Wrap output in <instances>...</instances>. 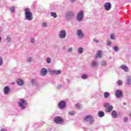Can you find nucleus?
Masks as SVG:
<instances>
[{
	"mask_svg": "<svg viewBox=\"0 0 131 131\" xmlns=\"http://www.w3.org/2000/svg\"><path fill=\"white\" fill-rule=\"evenodd\" d=\"M16 82L17 85H19V86H22V85H24V81L22 79H17L16 80Z\"/></svg>",
	"mask_w": 131,
	"mask_h": 131,
	"instance_id": "obj_17",
	"label": "nucleus"
},
{
	"mask_svg": "<svg viewBox=\"0 0 131 131\" xmlns=\"http://www.w3.org/2000/svg\"><path fill=\"white\" fill-rule=\"evenodd\" d=\"M46 62L48 63V64H51L52 63V59L50 57H48L46 59Z\"/></svg>",
	"mask_w": 131,
	"mask_h": 131,
	"instance_id": "obj_26",
	"label": "nucleus"
},
{
	"mask_svg": "<svg viewBox=\"0 0 131 131\" xmlns=\"http://www.w3.org/2000/svg\"><path fill=\"white\" fill-rule=\"evenodd\" d=\"M113 50L115 52H118V51H119V48L117 46H115L113 47Z\"/></svg>",
	"mask_w": 131,
	"mask_h": 131,
	"instance_id": "obj_33",
	"label": "nucleus"
},
{
	"mask_svg": "<svg viewBox=\"0 0 131 131\" xmlns=\"http://www.w3.org/2000/svg\"><path fill=\"white\" fill-rule=\"evenodd\" d=\"M31 82L33 84H36V80H35V79H32L31 80Z\"/></svg>",
	"mask_w": 131,
	"mask_h": 131,
	"instance_id": "obj_34",
	"label": "nucleus"
},
{
	"mask_svg": "<svg viewBox=\"0 0 131 131\" xmlns=\"http://www.w3.org/2000/svg\"><path fill=\"white\" fill-rule=\"evenodd\" d=\"M99 117H104L105 116V114L103 111H99L98 114Z\"/></svg>",
	"mask_w": 131,
	"mask_h": 131,
	"instance_id": "obj_23",
	"label": "nucleus"
},
{
	"mask_svg": "<svg viewBox=\"0 0 131 131\" xmlns=\"http://www.w3.org/2000/svg\"><path fill=\"white\" fill-rule=\"evenodd\" d=\"M92 67H98L99 66V62L97 60H93L92 62Z\"/></svg>",
	"mask_w": 131,
	"mask_h": 131,
	"instance_id": "obj_18",
	"label": "nucleus"
},
{
	"mask_svg": "<svg viewBox=\"0 0 131 131\" xmlns=\"http://www.w3.org/2000/svg\"><path fill=\"white\" fill-rule=\"evenodd\" d=\"M51 15L52 17H53L54 18H57L58 17V15H57V14L55 12H51Z\"/></svg>",
	"mask_w": 131,
	"mask_h": 131,
	"instance_id": "obj_27",
	"label": "nucleus"
},
{
	"mask_svg": "<svg viewBox=\"0 0 131 131\" xmlns=\"http://www.w3.org/2000/svg\"><path fill=\"white\" fill-rule=\"evenodd\" d=\"M1 131H7L5 129H2Z\"/></svg>",
	"mask_w": 131,
	"mask_h": 131,
	"instance_id": "obj_48",
	"label": "nucleus"
},
{
	"mask_svg": "<svg viewBox=\"0 0 131 131\" xmlns=\"http://www.w3.org/2000/svg\"><path fill=\"white\" fill-rule=\"evenodd\" d=\"M111 3H110V2H107L106 3H105L104 4V9L105 10H106V11H110V10L111 9Z\"/></svg>",
	"mask_w": 131,
	"mask_h": 131,
	"instance_id": "obj_12",
	"label": "nucleus"
},
{
	"mask_svg": "<svg viewBox=\"0 0 131 131\" xmlns=\"http://www.w3.org/2000/svg\"><path fill=\"white\" fill-rule=\"evenodd\" d=\"M10 11L11 13H14L15 12V6H12L10 8Z\"/></svg>",
	"mask_w": 131,
	"mask_h": 131,
	"instance_id": "obj_29",
	"label": "nucleus"
},
{
	"mask_svg": "<svg viewBox=\"0 0 131 131\" xmlns=\"http://www.w3.org/2000/svg\"><path fill=\"white\" fill-rule=\"evenodd\" d=\"M120 68L123 70L125 72H128L129 71V69H128V67L126 66L125 64H122L120 66Z\"/></svg>",
	"mask_w": 131,
	"mask_h": 131,
	"instance_id": "obj_16",
	"label": "nucleus"
},
{
	"mask_svg": "<svg viewBox=\"0 0 131 131\" xmlns=\"http://www.w3.org/2000/svg\"><path fill=\"white\" fill-rule=\"evenodd\" d=\"M30 41L31 43H34L35 42V38H34V37H31L30 39Z\"/></svg>",
	"mask_w": 131,
	"mask_h": 131,
	"instance_id": "obj_30",
	"label": "nucleus"
},
{
	"mask_svg": "<svg viewBox=\"0 0 131 131\" xmlns=\"http://www.w3.org/2000/svg\"><path fill=\"white\" fill-rule=\"evenodd\" d=\"M93 41H94V42H96L97 43H98V42H99V40H98L97 39H94Z\"/></svg>",
	"mask_w": 131,
	"mask_h": 131,
	"instance_id": "obj_43",
	"label": "nucleus"
},
{
	"mask_svg": "<svg viewBox=\"0 0 131 131\" xmlns=\"http://www.w3.org/2000/svg\"><path fill=\"white\" fill-rule=\"evenodd\" d=\"M66 36H67V33L66 32V30H61L59 31L58 33L59 38H60V39H64L66 38Z\"/></svg>",
	"mask_w": 131,
	"mask_h": 131,
	"instance_id": "obj_2",
	"label": "nucleus"
},
{
	"mask_svg": "<svg viewBox=\"0 0 131 131\" xmlns=\"http://www.w3.org/2000/svg\"><path fill=\"white\" fill-rule=\"evenodd\" d=\"M122 83H123V82H122V81L121 80H119L117 81L118 85H122Z\"/></svg>",
	"mask_w": 131,
	"mask_h": 131,
	"instance_id": "obj_35",
	"label": "nucleus"
},
{
	"mask_svg": "<svg viewBox=\"0 0 131 131\" xmlns=\"http://www.w3.org/2000/svg\"><path fill=\"white\" fill-rule=\"evenodd\" d=\"M78 54H82L83 53V48L80 47L78 49Z\"/></svg>",
	"mask_w": 131,
	"mask_h": 131,
	"instance_id": "obj_24",
	"label": "nucleus"
},
{
	"mask_svg": "<svg viewBox=\"0 0 131 131\" xmlns=\"http://www.w3.org/2000/svg\"><path fill=\"white\" fill-rule=\"evenodd\" d=\"M71 3H75L76 2V0H70Z\"/></svg>",
	"mask_w": 131,
	"mask_h": 131,
	"instance_id": "obj_46",
	"label": "nucleus"
},
{
	"mask_svg": "<svg viewBox=\"0 0 131 131\" xmlns=\"http://www.w3.org/2000/svg\"><path fill=\"white\" fill-rule=\"evenodd\" d=\"M18 105L21 109H25L27 107V102L24 99H20L18 102Z\"/></svg>",
	"mask_w": 131,
	"mask_h": 131,
	"instance_id": "obj_5",
	"label": "nucleus"
},
{
	"mask_svg": "<svg viewBox=\"0 0 131 131\" xmlns=\"http://www.w3.org/2000/svg\"><path fill=\"white\" fill-rule=\"evenodd\" d=\"M74 17V12L73 11H68L66 13V18L67 20H72Z\"/></svg>",
	"mask_w": 131,
	"mask_h": 131,
	"instance_id": "obj_4",
	"label": "nucleus"
},
{
	"mask_svg": "<svg viewBox=\"0 0 131 131\" xmlns=\"http://www.w3.org/2000/svg\"><path fill=\"white\" fill-rule=\"evenodd\" d=\"M84 120L86 122H89L90 124H93L95 120H94V117L91 115H88L85 117Z\"/></svg>",
	"mask_w": 131,
	"mask_h": 131,
	"instance_id": "obj_6",
	"label": "nucleus"
},
{
	"mask_svg": "<svg viewBox=\"0 0 131 131\" xmlns=\"http://www.w3.org/2000/svg\"><path fill=\"white\" fill-rule=\"evenodd\" d=\"M123 121H124V122H127V121H128V118L126 117H124L123 119Z\"/></svg>",
	"mask_w": 131,
	"mask_h": 131,
	"instance_id": "obj_39",
	"label": "nucleus"
},
{
	"mask_svg": "<svg viewBox=\"0 0 131 131\" xmlns=\"http://www.w3.org/2000/svg\"><path fill=\"white\" fill-rule=\"evenodd\" d=\"M84 17V13L83 12V11H79L76 16V19L79 22H80L83 20V18Z\"/></svg>",
	"mask_w": 131,
	"mask_h": 131,
	"instance_id": "obj_3",
	"label": "nucleus"
},
{
	"mask_svg": "<svg viewBox=\"0 0 131 131\" xmlns=\"http://www.w3.org/2000/svg\"><path fill=\"white\" fill-rule=\"evenodd\" d=\"M69 114L70 115H71L72 116H73V115H74L75 114V112H70L69 113Z\"/></svg>",
	"mask_w": 131,
	"mask_h": 131,
	"instance_id": "obj_41",
	"label": "nucleus"
},
{
	"mask_svg": "<svg viewBox=\"0 0 131 131\" xmlns=\"http://www.w3.org/2000/svg\"><path fill=\"white\" fill-rule=\"evenodd\" d=\"M81 77L83 79H85V78H88V75L84 74L82 75Z\"/></svg>",
	"mask_w": 131,
	"mask_h": 131,
	"instance_id": "obj_37",
	"label": "nucleus"
},
{
	"mask_svg": "<svg viewBox=\"0 0 131 131\" xmlns=\"http://www.w3.org/2000/svg\"><path fill=\"white\" fill-rule=\"evenodd\" d=\"M66 46H64L62 48V50H63V51H65V50H66Z\"/></svg>",
	"mask_w": 131,
	"mask_h": 131,
	"instance_id": "obj_47",
	"label": "nucleus"
},
{
	"mask_svg": "<svg viewBox=\"0 0 131 131\" xmlns=\"http://www.w3.org/2000/svg\"><path fill=\"white\" fill-rule=\"evenodd\" d=\"M1 1H2V0H0V2H1Z\"/></svg>",
	"mask_w": 131,
	"mask_h": 131,
	"instance_id": "obj_51",
	"label": "nucleus"
},
{
	"mask_svg": "<svg viewBox=\"0 0 131 131\" xmlns=\"http://www.w3.org/2000/svg\"><path fill=\"white\" fill-rule=\"evenodd\" d=\"M82 107V105L79 103H78L76 105V108H77L78 109H81Z\"/></svg>",
	"mask_w": 131,
	"mask_h": 131,
	"instance_id": "obj_32",
	"label": "nucleus"
},
{
	"mask_svg": "<svg viewBox=\"0 0 131 131\" xmlns=\"http://www.w3.org/2000/svg\"><path fill=\"white\" fill-rule=\"evenodd\" d=\"M2 37L0 36V43L2 42Z\"/></svg>",
	"mask_w": 131,
	"mask_h": 131,
	"instance_id": "obj_49",
	"label": "nucleus"
},
{
	"mask_svg": "<svg viewBox=\"0 0 131 131\" xmlns=\"http://www.w3.org/2000/svg\"><path fill=\"white\" fill-rule=\"evenodd\" d=\"M4 63V60H3V57L0 56V66H2Z\"/></svg>",
	"mask_w": 131,
	"mask_h": 131,
	"instance_id": "obj_38",
	"label": "nucleus"
},
{
	"mask_svg": "<svg viewBox=\"0 0 131 131\" xmlns=\"http://www.w3.org/2000/svg\"><path fill=\"white\" fill-rule=\"evenodd\" d=\"M109 93L108 92H105L104 93V97L105 98V99H107V98H109Z\"/></svg>",
	"mask_w": 131,
	"mask_h": 131,
	"instance_id": "obj_28",
	"label": "nucleus"
},
{
	"mask_svg": "<svg viewBox=\"0 0 131 131\" xmlns=\"http://www.w3.org/2000/svg\"><path fill=\"white\" fill-rule=\"evenodd\" d=\"M40 74L41 76H46L48 74V70L46 68H42L40 71Z\"/></svg>",
	"mask_w": 131,
	"mask_h": 131,
	"instance_id": "obj_10",
	"label": "nucleus"
},
{
	"mask_svg": "<svg viewBox=\"0 0 131 131\" xmlns=\"http://www.w3.org/2000/svg\"><path fill=\"white\" fill-rule=\"evenodd\" d=\"M65 106H66V102L64 101H61L59 103V107L60 109H64L65 108Z\"/></svg>",
	"mask_w": 131,
	"mask_h": 131,
	"instance_id": "obj_15",
	"label": "nucleus"
},
{
	"mask_svg": "<svg viewBox=\"0 0 131 131\" xmlns=\"http://www.w3.org/2000/svg\"><path fill=\"white\" fill-rule=\"evenodd\" d=\"M33 61V58L32 57H29L28 58H27V61L29 63H31Z\"/></svg>",
	"mask_w": 131,
	"mask_h": 131,
	"instance_id": "obj_25",
	"label": "nucleus"
},
{
	"mask_svg": "<svg viewBox=\"0 0 131 131\" xmlns=\"http://www.w3.org/2000/svg\"><path fill=\"white\" fill-rule=\"evenodd\" d=\"M115 94H116V97H117V98H121V97H122L123 96L122 91H121V90H117L116 91Z\"/></svg>",
	"mask_w": 131,
	"mask_h": 131,
	"instance_id": "obj_14",
	"label": "nucleus"
},
{
	"mask_svg": "<svg viewBox=\"0 0 131 131\" xmlns=\"http://www.w3.org/2000/svg\"><path fill=\"white\" fill-rule=\"evenodd\" d=\"M112 116L113 118H117V117H118V115H117V112H116V111H113L112 112Z\"/></svg>",
	"mask_w": 131,
	"mask_h": 131,
	"instance_id": "obj_19",
	"label": "nucleus"
},
{
	"mask_svg": "<svg viewBox=\"0 0 131 131\" xmlns=\"http://www.w3.org/2000/svg\"><path fill=\"white\" fill-rule=\"evenodd\" d=\"M48 72L51 73V74H55V75H59V74L62 73V71L60 70H53L52 69H48Z\"/></svg>",
	"mask_w": 131,
	"mask_h": 131,
	"instance_id": "obj_7",
	"label": "nucleus"
},
{
	"mask_svg": "<svg viewBox=\"0 0 131 131\" xmlns=\"http://www.w3.org/2000/svg\"><path fill=\"white\" fill-rule=\"evenodd\" d=\"M111 39H114V38H115V34H111Z\"/></svg>",
	"mask_w": 131,
	"mask_h": 131,
	"instance_id": "obj_42",
	"label": "nucleus"
},
{
	"mask_svg": "<svg viewBox=\"0 0 131 131\" xmlns=\"http://www.w3.org/2000/svg\"><path fill=\"white\" fill-rule=\"evenodd\" d=\"M104 106L105 108L106 112H107V113L111 112V111L113 110V106L111 105L110 104L108 103H104Z\"/></svg>",
	"mask_w": 131,
	"mask_h": 131,
	"instance_id": "obj_8",
	"label": "nucleus"
},
{
	"mask_svg": "<svg viewBox=\"0 0 131 131\" xmlns=\"http://www.w3.org/2000/svg\"><path fill=\"white\" fill-rule=\"evenodd\" d=\"M129 116H130V117H131V113L129 114Z\"/></svg>",
	"mask_w": 131,
	"mask_h": 131,
	"instance_id": "obj_50",
	"label": "nucleus"
},
{
	"mask_svg": "<svg viewBox=\"0 0 131 131\" xmlns=\"http://www.w3.org/2000/svg\"><path fill=\"white\" fill-rule=\"evenodd\" d=\"M25 20H28V21H32V20H33V14L29 8L25 9Z\"/></svg>",
	"mask_w": 131,
	"mask_h": 131,
	"instance_id": "obj_1",
	"label": "nucleus"
},
{
	"mask_svg": "<svg viewBox=\"0 0 131 131\" xmlns=\"http://www.w3.org/2000/svg\"><path fill=\"white\" fill-rule=\"evenodd\" d=\"M100 65L101 66H106L107 65V63H106V61L103 60V61H101L100 63Z\"/></svg>",
	"mask_w": 131,
	"mask_h": 131,
	"instance_id": "obj_31",
	"label": "nucleus"
},
{
	"mask_svg": "<svg viewBox=\"0 0 131 131\" xmlns=\"http://www.w3.org/2000/svg\"><path fill=\"white\" fill-rule=\"evenodd\" d=\"M112 45V42L109 41L107 42V46H111Z\"/></svg>",
	"mask_w": 131,
	"mask_h": 131,
	"instance_id": "obj_44",
	"label": "nucleus"
},
{
	"mask_svg": "<svg viewBox=\"0 0 131 131\" xmlns=\"http://www.w3.org/2000/svg\"><path fill=\"white\" fill-rule=\"evenodd\" d=\"M42 27H48V24L47 23H42Z\"/></svg>",
	"mask_w": 131,
	"mask_h": 131,
	"instance_id": "obj_40",
	"label": "nucleus"
},
{
	"mask_svg": "<svg viewBox=\"0 0 131 131\" xmlns=\"http://www.w3.org/2000/svg\"><path fill=\"white\" fill-rule=\"evenodd\" d=\"M5 40L6 41L7 43H10L11 41H12V37L10 36H7L5 39Z\"/></svg>",
	"mask_w": 131,
	"mask_h": 131,
	"instance_id": "obj_21",
	"label": "nucleus"
},
{
	"mask_svg": "<svg viewBox=\"0 0 131 131\" xmlns=\"http://www.w3.org/2000/svg\"><path fill=\"white\" fill-rule=\"evenodd\" d=\"M57 88L58 89H61V88H62V85L59 84L58 85H57Z\"/></svg>",
	"mask_w": 131,
	"mask_h": 131,
	"instance_id": "obj_45",
	"label": "nucleus"
},
{
	"mask_svg": "<svg viewBox=\"0 0 131 131\" xmlns=\"http://www.w3.org/2000/svg\"><path fill=\"white\" fill-rule=\"evenodd\" d=\"M54 122L55 123H57V124H62V123H63V119H62V118L61 117H56L55 118H54Z\"/></svg>",
	"mask_w": 131,
	"mask_h": 131,
	"instance_id": "obj_9",
	"label": "nucleus"
},
{
	"mask_svg": "<svg viewBox=\"0 0 131 131\" xmlns=\"http://www.w3.org/2000/svg\"><path fill=\"white\" fill-rule=\"evenodd\" d=\"M126 83L128 85H130L131 84V76H130L127 77Z\"/></svg>",
	"mask_w": 131,
	"mask_h": 131,
	"instance_id": "obj_20",
	"label": "nucleus"
},
{
	"mask_svg": "<svg viewBox=\"0 0 131 131\" xmlns=\"http://www.w3.org/2000/svg\"><path fill=\"white\" fill-rule=\"evenodd\" d=\"M102 52L101 51H98L96 54V59H97V58H102Z\"/></svg>",
	"mask_w": 131,
	"mask_h": 131,
	"instance_id": "obj_22",
	"label": "nucleus"
},
{
	"mask_svg": "<svg viewBox=\"0 0 131 131\" xmlns=\"http://www.w3.org/2000/svg\"><path fill=\"white\" fill-rule=\"evenodd\" d=\"M3 92L4 95H9L11 92V89H10L8 86H6L3 89Z\"/></svg>",
	"mask_w": 131,
	"mask_h": 131,
	"instance_id": "obj_13",
	"label": "nucleus"
},
{
	"mask_svg": "<svg viewBox=\"0 0 131 131\" xmlns=\"http://www.w3.org/2000/svg\"><path fill=\"white\" fill-rule=\"evenodd\" d=\"M77 35H78L80 38H82V37H84V34L82 32V30L81 29H78L77 30Z\"/></svg>",
	"mask_w": 131,
	"mask_h": 131,
	"instance_id": "obj_11",
	"label": "nucleus"
},
{
	"mask_svg": "<svg viewBox=\"0 0 131 131\" xmlns=\"http://www.w3.org/2000/svg\"><path fill=\"white\" fill-rule=\"evenodd\" d=\"M73 51V48H68L67 50L68 53H72Z\"/></svg>",
	"mask_w": 131,
	"mask_h": 131,
	"instance_id": "obj_36",
	"label": "nucleus"
}]
</instances>
